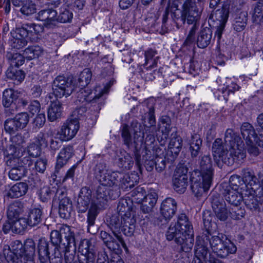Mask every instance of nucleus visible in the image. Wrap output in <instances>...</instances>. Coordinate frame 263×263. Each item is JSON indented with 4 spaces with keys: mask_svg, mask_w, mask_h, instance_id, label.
<instances>
[{
    "mask_svg": "<svg viewBox=\"0 0 263 263\" xmlns=\"http://www.w3.org/2000/svg\"><path fill=\"white\" fill-rule=\"evenodd\" d=\"M94 176L100 183L97 187L88 214H87V231L95 224L96 218L101 208L106 204L109 199H115L119 196V192L115 190L119 186L124 191H128L139 182V177L137 173L123 174L119 172L108 170L106 163L100 161L94 168Z\"/></svg>",
    "mask_w": 263,
    "mask_h": 263,
    "instance_id": "f257e3e1",
    "label": "nucleus"
},
{
    "mask_svg": "<svg viewBox=\"0 0 263 263\" xmlns=\"http://www.w3.org/2000/svg\"><path fill=\"white\" fill-rule=\"evenodd\" d=\"M215 159L228 165L239 162L246 157L244 144L241 138L232 129H228L224 135V144L221 139L217 138L212 145Z\"/></svg>",
    "mask_w": 263,
    "mask_h": 263,
    "instance_id": "f03ea898",
    "label": "nucleus"
},
{
    "mask_svg": "<svg viewBox=\"0 0 263 263\" xmlns=\"http://www.w3.org/2000/svg\"><path fill=\"white\" fill-rule=\"evenodd\" d=\"M143 128L137 120L133 121L130 126L127 124L122 125L121 132V137L123 144L130 149L135 148V156L137 165H140L143 164L146 169L151 171L154 166H155L154 156L152 152L145 146L142 150V157L139 154V149L143 144Z\"/></svg>",
    "mask_w": 263,
    "mask_h": 263,
    "instance_id": "7ed1b4c3",
    "label": "nucleus"
},
{
    "mask_svg": "<svg viewBox=\"0 0 263 263\" xmlns=\"http://www.w3.org/2000/svg\"><path fill=\"white\" fill-rule=\"evenodd\" d=\"M167 240L180 246L181 251L189 252L194 245L193 227L185 214L179 215L177 220L172 223L166 234Z\"/></svg>",
    "mask_w": 263,
    "mask_h": 263,
    "instance_id": "20e7f679",
    "label": "nucleus"
},
{
    "mask_svg": "<svg viewBox=\"0 0 263 263\" xmlns=\"http://www.w3.org/2000/svg\"><path fill=\"white\" fill-rule=\"evenodd\" d=\"M199 170L191 174V190L197 197L208 192L213 182L214 169L210 155H204L199 160Z\"/></svg>",
    "mask_w": 263,
    "mask_h": 263,
    "instance_id": "39448f33",
    "label": "nucleus"
},
{
    "mask_svg": "<svg viewBox=\"0 0 263 263\" xmlns=\"http://www.w3.org/2000/svg\"><path fill=\"white\" fill-rule=\"evenodd\" d=\"M203 222L206 230L203 233L208 238L206 240V244L210 245L212 251L220 258L227 257L230 254H234L236 252L237 248L230 240H224V235L221 233L212 232V227L215 225L212 223V219L209 212L203 214Z\"/></svg>",
    "mask_w": 263,
    "mask_h": 263,
    "instance_id": "423d86ee",
    "label": "nucleus"
},
{
    "mask_svg": "<svg viewBox=\"0 0 263 263\" xmlns=\"http://www.w3.org/2000/svg\"><path fill=\"white\" fill-rule=\"evenodd\" d=\"M55 245L49 242L45 238L39 239L37 251L39 259L41 263H62L61 250L60 248L55 249Z\"/></svg>",
    "mask_w": 263,
    "mask_h": 263,
    "instance_id": "0eeeda50",
    "label": "nucleus"
},
{
    "mask_svg": "<svg viewBox=\"0 0 263 263\" xmlns=\"http://www.w3.org/2000/svg\"><path fill=\"white\" fill-rule=\"evenodd\" d=\"M50 240L55 245V249L60 248L64 249L73 244L76 248V241L75 233L73 229L67 225H62L60 231H52L50 234Z\"/></svg>",
    "mask_w": 263,
    "mask_h": 263,
    "instance_id": "6e6552de",
    "label": "nucleus"
},
{
    "mask_svg": "<svg viewBox=\"0 0 263 263\" xmlns=\"http://www.w3.org/2000/svg\"><path fill=\"white\" fill-rule=\"evenodd\" d=\"M180 15L174 13L177 20H180L183 24L186 21L189 24H195L200 19L201 10H199L194 0H186L180 12Z\"/></svg>",
    "mask_w": 263,
    "mask_h": 263,
    "instance_id": "1a4fd4ad",
    "label": "nucleus"
},
{
    "mask_svg": "<svg viewBox=\"0 0 263 263\" xmlns=\"http://www.w3.org/2000/svg\"><path fill=\"white\" fill-rule=\"evenodd\" d=\"M240 129L242 136L248 146V152L254 156L258 155L259 152L256 145L263 147V145L259 143L260 141H263L262 135H260V137L257 136L253 126L248 122L243 123Z\"/></svg>",
    "mask_w": 263,
    "mask_h": 263,
    "instance_id": "9d476101",
    "label": "nucleus"
},
{
    "mask_svg": "<svg viewBox=\"0 0 263 263\" xmlns=\"http://www.w3.org/2000/svg\"><path fill=\"white\" fill-rule=\"evenodd\" d=\"M114 81L110 80L105 86L103 87L98 86L95 88V95H92V92L88 88L80 87L77 93V101L84 103L85 102H95L96 99L101 97L103 94L108 92L109 88L113 85Z\"/></svg>",
    "mask_w": 263,
    "mask_h": 263,
    "instance_id": "9b49d317",
    "label": "nucleus"
},
{
    "mask_svg": "<svg viewBox=\"0 0 263 263\" xmlns=\"http://www.w3.org/2000/svg\"><path fill=\"white\" fill-rule=\"evenodd\" d=\"M74 89V86L71 80L63 76L55 78L52 83L53 93L57 98L69 96Z\"/></svg>",
    "mask_w": 263,
    "mask_h": 263,
    "instance_id": "f8f14e48",
    "label": "nucleus"
},
{
    "mask_svg": "<svg viewBox=\"0 0 263 263\" xmlns=\"http://www.w3.org/2000/svg\"><path fill=\"white\" fill-rule=\"evenodd\" d=\"M3 253L6 258L11 263H24L23 245L18 240L12 242L11 246H5Z\"/></svg>",
    "mask_w": 263,
    "mask_h": 263,
    "instance_id": "ddd939ff",
    "label": "nucleus"
},
{
    "mask_svg": "<svg viewBox=\"0 0 263 263\" xmlns=\"http://www.w3.org/2000/svg\"><path fill=\"white\" fill-rule=\"evenodd\" d=\"M155 109L154 107H150L148 109V112L147 114L148 122L149 124V126L142 125L140 124L143 128L144 137H143V144L145 145L144 149L147 145H151L155 141V135L157 132V128L156 125V119L155 117ZM139 123V122H138ZM147 148V147H146Z\"/></svg>",
    "mask_w": 263,
    "mask_h": 263,
    "instance_id": "4468645a",
    "label": "nucleus"
},
{
    "mask_svg": "<svg viewBox=\"0 0 263 263\" xmlns=\"http://www.w3.org/2000/svg\"><path fill=\"white\" fill-rule=\"evenodd\" d=\"M187 169L182 166H177L173 177V186L178 193H183L188 183Z\"/></svg>",
    "mask_w": 263,
    "mask_h": 263,
    "instance_id": "2eb2a0df",
    "label": "nucleus"
},
{
    "mask_svg": "<svg viewBox=\"0 0 263 263\" xmlns=\"http://www.w3.org/2000/svg\"><path fill=\"white\" fill-rule=\"evenodd\" d=\"M208 238L203 234L196 238L195 246V259L203 260L204 263H208L212 259H215L209 253L208 244L206 243Z\"/></svg>",
    "mask_w": 263,
    "mask_h": 263,
    "instance_id": "dca6fc26",
    "label": "nucleus"
},
{
    "mask_svg": "<svg viewBox=\"0 0 263 263\" xmlns=\"http://www.w3.org/2000/svg\"><path fill=\"white\" fill-rule=\"evenodd\" d=\"M220 192L226 200L233 206H238L243 200L245 193L233 190L228 183H222L220 185Z\"/></svg>",
    "mask_w": 263,
    "mask_h": 263,
    "instance_id": "f3484780",
    "label": "nucleus"
},
{
    "mask_svg": "<svg viewBox=\"0 0 263 263\" xmlns=\"http://www.w3.org/2000/svg\"><path fill=\"white\" fill-rule=\"evenodd\" d=\"M91 243L88 239L81 241L78 250L80 254L78 255L79 263H97L95 252L90 248Z\"/></svg>",
    "mask_w": 263,
    "mask_h": 263,
    "instance_id": "a211bd4d",
    "label": "nucleus"
},
{
    "mask_svg": "<svg viewBox=\"0 0 263 263\" xmlns=\"http://www.w3.org/2000/svg\"><path fill=\"white\" fill-rule=\"evenodd\" d=\"M80 128V123L68 119L61 127L58 134L62 141H69L74 138Z\"/></svg>",
    "mask_w": 263,
    "mask_h": 263,
    "instance_id": "6ab92c4d",
    "label": "nucleus"
},
{
    "mask_svg": "<svg viewBox=\"0 0 263 263\" xmlns=\"http://www.w3.org/2000/svg\"><path fill=\"white\" fill-rule=\"evenodd\" d=\"M91 194V191L88 187L84 186L81 189L77 201V209L79 213H83L87 210L89 211L92 200L95 199V193L93 198Z\"/></svg>",
    "mask_w": 263,
    "mask_h": 263,
    "instance_id": "aec40b11",
    "label": "nucleus"
},
{
    "mask_svg": "<svg viewBox=\"0 0 263 263\" xmlns=\"http://www.w3.org/2000/svg\"><path fill=\"white\" fill-rule=\"evenodd\" d=\"M73 153L72 146L67 145L62 148L59 153L57 159V163L55 166L54 175L57 177L60 176L63 167L67 163L71 158Z\"/></svg>",
    "mask_w": 263,
    "mask_h": 263,
    "instance_id": "412c9836",
    "label": "nucleus"
},
{
    "mask_svg": "<svg viewBox=\"0 0 263 263\" xmlns=\"http://www.w3.org/2000/svg\"><path fill=\"white\" fill-rule=\"evenodd\" d=\"M57 12L52 8H47L40 11L35 16L36 20L42 21L45 27L53 28L56 25Z\"/></svg>",
    "mask_w": 263,
    "mask_h": 263,
    "instance_id": "4be33fe9",
    "label": "nucleus"
},
{
    "mask_svg": "<svg viewBox=\"0 0 263 263\" xmlns=\"http://www.w3.org/2000/svg\"><path fill=\"white\" fill-rule=\"evenodd\" d=\"M212 207L216 217L221 221H225L228 217L226 205L219 196L213 194L211 200Z\"/></svg>",
    "mask_w": 263,
    "mask_h": 263,
    "instance_id": "5701e85b",
    "label": "nucleus"
},
{
    "mask_svg": "<svg viewBox=\"0 0 263 263\" xmlns=\"http://www.w3.org/2000/svg\"><path fill=\"white\" fill-rule=\"evenodd\" d=\"M123 223V219L120 215H114L110 218V220L108 222V226L112 231L114 236L116 237L122 245V247L125 249H127L126 243L124 241L121 235V229Z\"/></svg>",
    "mask_w": 263,
    "mask_h": 263,
    "instance_id": "b1692460",
    "label": "nucleus"
},
{
    "mask_svg": "<svg viewBox=\"0 0 263 263\" xmlns=\"http://www.w3.org/2000/svg\"><path fill=\"white\" fill-rule=\"evenodd\" d=\"M177 210V202L172 198L164 199L161 205L160 213L166 220H170L175 215Z\"/></svg>",
    "mask_w": 263,
    "mask_h": 263,
    "instance_id": "393cba45",
    "label": "nucleus"
},
{
    "mask_svg": "<svg viewBox=\"0 0 263 263\" xmlns=\"http://www.w3.org/2000/svg\"><path fill=\"white\" fill-rule=\"evenodd\" d=\"M22 154V152L17 151L14 148H7L4 152L6 165L10 168L21 166L20 158Z\"/></svg>",
    "mask_w": 263,
    "mask_h": 263,
    "instance_id": "a878e982",
    "label": "nucleus"
},
{
    "mask_svg": "<svg viewBox=\"0 0 263 263\" xmlns=\"http://www.w3.org/2000/svg\"><path fill=\"white\" fill-rule=\"evenodd\" d=\"M25 218L27 224L30 227L38 226L43 221L44 216L42 209L40 208H34L30 209Z\"/></svg>",
    "mask_w": 263,
    "mask_h": 263,
    "instance_id": "bb28decb",
    "label": "nucleus"
},
{
    "mask_svg": "<svg viewBox=\"0 0 263 263\" xmlns=\"http://www.w3.org/2000/svg\"><path fill=\"white\" fill-rule=\"evenodd\" d=\"M187 144L189 145V151L192 158H196L200 154L202 145V140L200 136L195 134L192 135L188 140Z\"/></svg>",
    "mask_w": 263,
    "mask_h": 263,
    "instance_id": "cd10ccee",
    "label": "nucleus"
},
{
    "mask_svg": "<svg viewBox=\"0 0 263 263\" xmlns=\"http://www.w3.org/2000/svg\"><path fill=\"white\" fill-rule=\"evenodd\" d=\"M24 251V262L34 263L35 243L32 239H27L23 245Z\"/></svg>",
    "mask_w": 263,
    "mask_h": 263,
    "instance_id": "c85d7f7f",
    "label": "nucleus"
},
{
    "mask_svg": "<svg viewBox=\"0 0 263 263\" xmlns=\"http://www.w3.org/2000/svg\"><path fill=\"white\" fill-rule=\"evenodd\" d=\"M182 139L177 132H173L168 144V153H171L173 157H176L182 148Z\"/></svg>",
    "mask_w": 263,
    "mask_h": 263,
    "instance_id": "c756f323",
    "label": "nucleus"
},
{
    "mask_svg": "<svg viewBox=\"0 0 263 263\" xmlns=\"http://www.w3.org/2000/svg\"><path fill=\"white\" fill-rule=\"evenodd\" d=\"M133 200L130 199H121L119 201L117 206V212L122 219L124 217H128L129 216H134L131 213L132 205Z\"/></svg>",
    "mask_w": 263,
    "mask_h": 263,
    "instance_id": "7c9ffc66",
    "label": "nucleus"
},
{
    "mask_svg": "<svg viewBox=\"0 0 263 263\" xmlns=\"http://www.w3.org/2000/svg\"><path fill=\"white\" fill-rule=\"evenodd\" d=\"M100 237L106 246L110 250H119L122 246V245L116 237H114L105 231H102L101 232Z\"/></svg>",
    "mask_w": 263,
    "mask_h": 263,
    "instance_id": "2f4dec72",
    "label": "nucleus"
},
{
    "mask_svg": "<svg viewBox=\"0 0 263 263\" xmlns=\"http://www.w3.org/2000/svg\"><path fill=\"white\" fill-rule=\"evenodd\" d=\"M242 179L245 184L246 185V190H252L254 192V189L252 186L257 185L258 182L254 172L249 168H246L242 171Z\"/></svg>",
    "mask_w": 263,
    "mask_h": 263,
    "instance_id": "473e14b6",
    "label": "nucleus"
},
{
    "mask_svg": "<svg viewBox=\"0 0 263 263\" xmlns=\"http://www.w3.org/2000/svg\"><path fill=\"white\" fill-rule=\"evenodd\" d=\"M212 37V31L209 28L202 29L197 37V44L200 48L206 47L211 43Z\"/></svg>",
    "mask_w": 263,
    "mask_h": 263,
    "instance_id": "72a5a7b5",
    "label": "nucleus"
},
{
    "mask_svg": "<svg viewBox=\"0 0 263 263\" xmlns=\"http://www.w3.org/2000/svg\"><path fill=\"white\" fill-rule=\"evenodd\" d=\"M18 98V94L12 89H5L3 92V104L6 107L8 108L12 106L16 109L15 106L16 102Z\"/></svg>",
    "mask_w": 263,
    "mask_h": 263,
    "instance_id": "f704fd0d",
    "label": "nucleus"
},
{
    "mask_svg": "<svg viewBox=\"0 0 263 263\" xmlns=\"http://www.w3.org/2000/svg\"><path fill=\"white\" fill-rule=\"evenodd\" d=\"M72 210V202L69 198H65L59 201V213L61 218L64 219L69 218Z\"/></svg>",
    "mask_w": 263,
    "mask_h": 263,
    "instance_id": "c9c22d12",
    "label": "nucleus"
},
{
    "mask_svg": "<svg viewBox=\"0 0 263 263\" xmlns=\"http://www.w3.org/2000/svg\"><path fill=\"white\" fill-rule=\"evenodd\" d=\"M62 114V104L59 101L52 102L50 105L47 112L48 120L50 122L56 121Z\"/></svg>",
    "mask_w": 263,
    "mask_h": 263,
    "instance_id": "e433bc0d",
    "label": "nucleus"
},
{
    "mask_svg": "<svg viewBox=\"0 0 263 263\" xmlns=\"http://www.w3.org/2000/svg\"><path fill=\"white\" fill-rule=\"evenodd\" d=\"M28 190V185L24 182H19L13 185L8 193L7 196L10 198H18L24 195Z\"/></svg>",
    "mask_w": 263,
    "mask_h": 263,
    "instance_id": "4c0bfd02",
    "label": "nucleus"
},
{
    "mask_svg": "<svg viewBox=\"0 0 263 263\" xmlns=\"http://www.w3.org/2000/svg\"><path fill=\"white\" fill-rule=\"evenodd\" d=\"M229 14V9L227 6L223 7L221 9L217 10L215 12H212L210 18L213 21H218V24L223 23L226 24Z\"/></svg>",
    "mask_w": 263,
    "mask_h": 263,
    "instance_id": "58836bf2",
    "label": "nucleus"
},
{
    "mask_svg": "<svg viewBox=\"0 0 263 263\" xmlns=\"http://www.w3.org/2000/svg\"><path fill=\"white\" fill-rule=\"evenodd\" d=\"M123 223L121 229L122 231L125 235L132 236L134 232L135 228L136 219L134 216H129L128 217H124Z\"/></svg>",
    "mask_w": 263,
    "mask_h": 263,
    "instance_id": "ea45409f",
    "label": "nucleus"
},
{
    "mask_svg": "<svg viewBox=\"0 0 263 263\" xmlns=\"http://www.w3.org/2000/svg\"><path fill=\"white\" fill-rule=\"evenodd\" d=\"M22 211V205L18 201H14L10 203L7 209V217L11 220L18 218Z\"/></svg>",
    "mask_w": 263,
    "mask_h": 263,
    "instance_id": "a19ab883",
    "label": "nucleus"
},
{
    "mask_svg": "<svg viewBox=\"0 0 263 263\" xmlns=\"http://www.w3.org/2000/svg\"><path fill=\"white\" fill-rule=\"evenodd\" d=\"M228 184L233 190H240L241 192L246 191V185L245 184L242 178L237 175L231 176Z\"/></svg>",
    "mask_w": 263,
    "mask_h": 263,
    "instance_id": "79ce46f5",
    "label": "nucleus"
},
{
    "mask_svg": "<svg viewBox=\"0 0 263 263\" xmlns=\"http://www.w3.org/2000/svg\"><path fill=\"white\" fill-rule=\"evenodd\" d=\"M43 50L39 46H32L28 47L26 48L24 51L23 54L28 60L39 58L43 54Z\"/></svg>",
    "mask_w": 263,
    "mask_h": 263,
    "instance_id": "37998d69",
    "label": "nucleus"
},
{
    "mask_svg": "<svg viewBox=\"0 0 263 263\" xmlns=\"http://www.w3.org/2000/svg\"><path fill=\"white\" fill-rule=\"evenodd\" d=\"M159 129L165 138H166L171 130V119L167 116H162L159 120Z\"/></svg>",
    "mask_w": 263,
    "mask_h": 263,
    "instance_id": "c03bdc74",
    "label": "nucleus"
},
{
    "mask_svg": "<svg viewBox=\"0 0 263 263\" xmlns=\"http://www.w3.org/2000/svg\"><path fill=\"white\" fill-rule=\"evenodd\" d=\"M13 39L11 40V46L12 48L20 49L27 44V41L25 36L17 33L16 31L11 33Z\"/></svg>",
    "mask_w": 263,
    "mask_h": 263,
    "instance_id": "a18cd8bd",
    "label": "nucleus"
},
{
    "mask_svg": "<svg viewBox=\"0 0 263 263\" xmlns=\"http://www.w3.org/2000/svg\"><path fill=\"white\" fill-rule=\"evenodd\" d=\"M6 76L8 79L17 81L18 83L22 82L25 77L23 71L10 67L6 71Z\"/></svg>",
    "mask_w": 263,
    "mask_h": 263,
    "instance_id": "49530a36",
    "label": "nucleus"
},
{
    "mask_svg": "<svg viewBox=\"0 0 263 263\" xmlns=\"http://www.w3.org/2000/svg\"><path fill=\"white\" fill-rule=\"evenodd\" d=\"M73 17V13L67 7L64 6L60 8L59 15L57 16V23L58 22L66 23L70 22Z\"/></svg>",
    "mask_w": 263,
    "mask_h": 263,
    "instance_id": "de8ad7c7",
    "label": "nucleus"
},
{
    "mask_svg": "<svg viewBox=\"0 0 263 263\" xmlns=\"http://www.w3.org/2000/svg\"><path fill=\"white\" fill-rule=\"evenodd\" d=\"M247 13L241 12L235 19L233 23L234 29L238 32L243 30L247 24Z\"/></svg>",
    "mask_w": 263,
    "mask_h": 263,
    "instance_id": "09e8293b",
    "label": "nucleus"
},
{
    "mask_svg": "<svg viewBox=\"0 0 263 263\" xmlns=\"http://www.w3.org/2000/svg\"><path fill=\"white\" fill-rule=\"evenodd\" d=\"M36 4L30 0H27L24 2L21 8V12L26 16L31 15L36 11Z\"/></svg>",
    "mask_w": 263,
    "mask_h": 263,
    "instance_id": "8fccbe9b",
    "label": "nucleus"
},
{
    "mask_svg": "<svg viewBox=\"0 0 263 263\" xmlns=\"http://www.w3.org/2000/svg\"><path fill=\"white\" fill-rule=\"evenodd\" d=\"M92 77L91 71L89 69H85L80 73L77 85L79 87H86L90 83Z\"/></svg>",
    "mask_w": 263,
    "mask_h": 263,
    "instance_id": "3c124183",
    "label": "nucleus"
},
{
    "mask_svg": "<svg viewBox=\"0 0 263 263\" xmlns=\"http://www.w3.org/2000/svg\"><path fill=\"white\" fill-rule=\"evenodd\" d=\"M12 144L10 145L7 148H14L17 151H21L23 153L25 151L24 144L25 140L21 134H17L11 138Z\"/></svg>",
    "mask_w": 263,
    "mask_h": 263,
    "instance_id": "603ef678",
    "label": "nucleus"
},
{
    "mask_svg": "<svg viewBox=\"0 0 263 263\" xmlns=\"http://www.w3.org/2000/svg\"><path fill=\"white\" fill-rule=\"evenodd\" d=\"M25 169L22 166L10 168L8 175L10 179L17 181L25 175Z\"/></svg>",
    "mask_w": 263,
    "mask_h": 263,
    "instance_id": "864d4df0",
    "label": "nucleus"
},
{
    "mask_svg": "<svg viewBox=\"0 0 263 263\" xmlns=\"http://www.w3.org/2000/svg\"><path fill=\"white\" fill-rule=\"evenodd\" d=\"M157 54V51L155 49L149 48L145 50L144 52V57L145 60L144 64L147 65L149 61L152 60V63L149 66V67L152 68L156 67L157 63L156 59L158 58V57H156L154 59H153V58H154Z\"/></svg>",
    "mask_w": 263,
    "mask_h": 263,
    "instance_id": "5fc2aeb1",
    "label": "nucleus"
},
{
    "mask_svg": "<svg viewBox=\"0 0 263 263\" xmlns=\"http://www.w3.org/2000/svg\"><path fill=\"white\" fill-rule=\"evenodd\" d=\"M13 220V233H20L24 230L28 226L25 217L22 218H16Z\"/></svg>",
    "mask_w": 263,
    "mask_h": 263,
    "instance_id": "6e6d98bb",
    "label": "nucleus"
},
{
    "mask_svg": "<svg viewBox=\"0 0 263 263\" xmlns=\"http://www.w3.org/2000/svg\"><path fill=\"white\" fill-rule=\"evenodd\" d=\"M69 247H66L65 249H60L61 250V254L62 252H64V260L65 263H79L76 260V251L74 248L73 250H70Z\"/></svg>",
    "mask_w": 263,
    "mask_h": 263,
    "instance_id": "4d7b16f0",
    "label": "nucleus"
},
{
    "mask_svg": "<svg viewBox=\"0 0 263 263\" xmlns=\"http://www.w3.org/2000/svg\"><path fill=\"white\" fill-rule=\"evenodd\" d=\"M14 119L20 129H23L26 126L29 121V115L25 112L17 114Z\"/></svg>",
    "mask_w": 263,
    "mask_h": 263,
    "instance_id": "13d9d810",
    "label": "nucleus"
},
{
    "mask_svg": "<svg viewBox=\"0 0 263 263\" xmlns=\"http://www.w3.org/2000/svg\"><path fill=\"white\" fill-rule=\"evenodd\" d=\"M146 195V191L144 187L139 186L132 192V200L137 203L142 202Z\"/></svg>",
    "mask_w": 263,
    "mask_h": 263,
    "instance_id": "bf43d9fd",
    "label": "nucleus"
},
{
    "mask_svg": "<svg viewBox=\"0 0 263 263\" xmlns=\"http://www.w3.org/2000/svg\"><path fill=\"white\" fill-rule=\"evenodd\" d=\"M253 19L254 22L257 23H261L263 21V4L258 3L256 4L254 7Z\"/></svg>",
    "mask_w": 263,
    "mask_h": 263,
    "instance_id": "052dcab7",
    "label": "nucleus"
},
{
    "mask_svg": "<svg viewBox=\"0 0 263 263\" xmlns=\"http://www.w3.org/2000/svg\"><path fill=\"white\" fill-rule=\"evenodd\" d=\"M4 128L5 131L10 134H14L20 129L14 118L13 119H8L5 121Z\"/></svg>",
    "mask_w": 263,
    "mask_h": 263,
    "instance_id": "680f3d73",
    "label": "nucleus"
},
{
    "mask_svg": "<svg viewBox=\"0 0 263 263\" xmlns=\"http://www.w3.org/2000/svg\"><path fill=\"white\" fill-rule=\"evenodd\" d=\"M49 136L43 133H40L34 139V142L41 149V147H46L48 146V139Z\"/></svg>",
    "mask_w": 263,
    "mask_h": 263,
    "instance_id": "e2e57ef3",
    "label": "nucleus"
},
{
    "mask_svg": "<svg viewBox=\"0 0 263 263\" xmlns=\"http://www.w3.org/2000/svg\"><path fill=\"white\" fill-rule=\"evenodd\" d=\"M119 161L121 166L126 170H130L134 164L133 158L128 153H125L123 157L119 159Z\"/></svg>",
    "mask_w": 263,
    "mask_h": 263,
    "instance_id": "0e129e2a",
    "label": "nucleus"
},
{
    "mask_svg": "<svg viewBox=\"0 0 263 263\" xmlns=\"http://www.w3.org/2000/svg\"><path fill=\"white\" fill-rule=\"evenodd\" d=\"M230 216L232 218L235 220L240 219L244 217L245 215V210L244 209L239 208L238 206H234L229 212Z\"/></svg>",
    "mask_w": 263,
    "mask_h": 263,
    "instance_id": "69168bd1",
    "label": "nucleus"
},
{
    "mask_svg": "<svg viewBox=\"0 0 263 263\" xmlns=\"http://www.w3.org/2000/svg\"><path fill=\"white\" fill-rule=\"evenodd\" d=\"M157 194L155 192L152 191L145 195L142 202L146 203L149 205L154 207L157 202Z\"/></svg>",
    "mask_w": 263,
    "mask_h": 263,
    "instance_id": "338daca9",
    "label": "nucleus"
},
{
    "mask_svg": "<svg viewBox=\"0 0 263 263\" xmlns=\"http://www.w3.org/2000/svg\"><path fill=\"white\" fill-rule=\"evenodd\" d=\"M46 121V117L44 113L37 114L33 122V128L36 129L43 126Z\"/></svg>",
    "mask_w": 263,
    "mask_h": 263,
    "instance_id": "774afa93",
    "label": "nucleus"
}]
</instances>
